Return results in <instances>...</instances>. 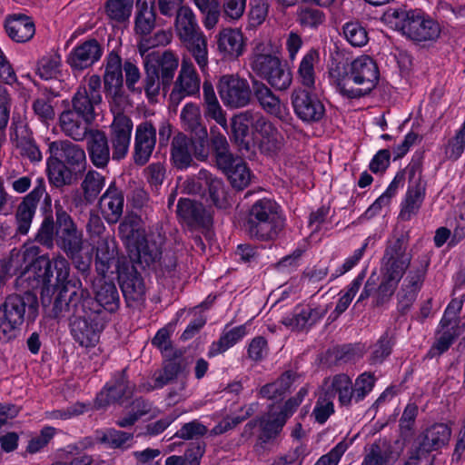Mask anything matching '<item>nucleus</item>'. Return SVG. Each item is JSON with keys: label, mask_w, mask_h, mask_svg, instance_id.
<instances>
[{"label": "nucleus", "mask_w": 465, "mask_h": 465, "mask_svg": "<svg viewBox=\"0 0 465 465\" xmlns=\"http://www.w3.org/2000/svg\"><path fill=\"white\" fill-rule=\"evenodd\" d=\"M465 149V120L460 130L446 147V155L453 160L461 156Z\"/></svg>", "instance_id": "64"}, {"label": "nucleus", "mask_w": 465, "mask_h": 465, "mask_svg": "<svg viewBox=\"0 0 465 465\" xmlns=\"http://www.w3.org/2000/svg\"><path fill=\"white\" fill-rule=\"evenodd\" d=\"M217 38L218 51L223 56L238 58L245 49L244 38L238 29L225 28L219 32Z\"/></svg>", "instance_id": "28"}, {"label": "nucleus", "mask_w": 465, "mask_h": 465, "mask_svg": "<svg viewBox=\"0 0 465 465\" xmlns=\"http://www.w3.org/2000/svg\"><path fill=\"white\" fill-rule=\"evenodd\" d=\"M100 209L104 219L109 223L119 221L124 209V196L112 183L100 199Z\"/></svg>", "instance_id": "27"}, {"label": "nucleus", "mask_w": 465, "mask_h": 465, "mask_svg": "<svg viewBox=\"0 0 465 465\" xmlns=\"http://www.w3.org/2000/svg\"><path fill=\"white\" fill-rule=\"evenodd\" d=\"M181 121L184 129L194 134L199 139V146H195L196 155L202 160H205L209 154L207 130L201 124L200 108L193 104H186L181 112Z\"/></svg>", "instance_id": "14"}, {"label": "nucleus", "mask_w": 465, "mask_h": 465, "mask_svg": "<svg viewBox=\"0 0 465 465\" xmlns=\"http://www.w3.org/2000/svg\"><path fill=\"white\" fill-rule=\"evenodd\" d=\"M134 6V0H107L105 12L108 17L118 23L129 19Z\"/></svg>", "instance_id": "48"}, {"label": "nucleus", "mask_w": 465, "mask_h": 465, "mask_svg": "<svg viewBox=\"0 0 465 465\" xmlns=\"http://www.w3.org/2000/svg\"><path fill=\"white\" fill-rule=\"evenodd\" d=\"M295 114L305 123L319 122L324 116L323 104L304 90H297L292 95Z\"/></svg>", "instance_id": "17"}, {"label": "nucleus", "mask_w": 465, "mask_h": 465, "mask_svg": "<svg viewBox=\"0 0 465 465\" xmlns=\"http://www.w3.org/2000/svg\"><path fill=\"white\" fill-rule=\"evenodd\" d=\"M203 212L202 203H194L186 198H181L178 202L177 214L188 223L200 222L203 217Z\"/></svg>", "instance_id": "47"}, {"label": "nucleus", "mask_w": 465, "mask_h": 465, "mask_svg": "<svg viewBox=\"0 0 465 465\" xmlns=\"http://www.w3.org/2000/svg\"><path fill=\"white\" fill-rule=\"evenodd\" d=\"M199 146V139L192 141L183 134H178L172 142L171 157L173 165L180 170L187 169L193 162V155L201 160L195 153L194 148Z\"/></svg>", "instance_id": "23"}, {"label": "nucleus", "mask_w": 465, "mask_h": 465, "mask_svg": "<svg viewBox=\"0 0 465 465\" xmlns=\"http://www.w3.org/2000/svg\"><path fill=\"white\" fill-rule=\"evenodd\" d=\"M179 38L193 58H207V40L201 30Z\"/></svg>", "instance_id": "46"}, {"label": "nucleus", "mask_w": 465, "mask_h": 465, "mask_svg": "<svg viewBox=\"0 0 465 465\" xmlns=\"http://www.w3.org/2000/svg\"><path fill=\"white\" fill-rule=\"evenodd\" d=\"M173 34L170 30H160L153 36L143 39L138 45L141 56L145 58H176V54L163 47L171 43Z\"/></svg>", "instance_id": "21"}, {"label": "nucleus", "mask_w": 465, "mask_h": 465, "mask_svg": "<svg viewBox=\"0 0 465 465\" xmlns=\"http://www.w3.org/2000/svg\"><path fill=\"white\" fill-rule=\"evenodd\" d=\"M104 178L95 171H89L83 183L82 189L87 200L94 199L104 186Z\"/></svg>", "instance_id": "56"}, {"label": "nucleus", "mask_w": 465, "mask_h": 465, "mask_svg": "<svg viewBox=\"0 0 465 465\" xmlns=\"http://www.w3.org/2000/svg\"><path fill=\"white\" fill-rule=\"evenodd\" d=\"M323 314L317 308L309 305H299L291 313L283 317L282 323L292 331H302L320 321Z\"/></svg>", "instance_id": "25"}, {"label": "nucleus", "mask_w": 465, "mask_h": 465, "mask_svg": "<svg viewBox=\"0 0 465 465\" xmlns=\"http://www.w3.org/2000/svg\"><path fill=\"white\" fill-rule=\"evenodd\" d=\"M13 143L20 150L21 154L28 157L32 162H39L42 159V153L36 144L29 135L19 137L17 131L11 135Z\"/></svg>", "instance_id": "54"}, {"label": "nucleus", "mask_w": 465, "mask_h": 465, "mask_svg": "<svg viewBox=\"0 0 465 465\" xmlns=\"http://www.w3.org/2000/svg\"><path fill=\"white\" fill-rule=\"evenodd\" d=\"M102 101L99 91L87 94L86 90H79L73 100V112H76L83 119L91 123L94 119V106Z\"/></svg>", "instance_id": "35"}, {"label": "nucleus", "mask_w": 465, "mask_h": 465, "mask_svg": "<svg viewBox=\"0 0 465 465\" xmlns=\"http://www.w3.org/2000/svg\"><path fill=\"white\" fill-rule=\"evenodd\" d=\"M423 271H410L399 293V302L402 307H408L415 301L423 282Z\"/></svg>", "instance_id": "38"}, {"label": "nucleus", "mask_w": 465, "mask_h": 465, "mask_svg": "<svg viewBox=\"0 0 465 465\" xmlns=\"http://www.w3.org/2000/svg\"><path fill=\"white\" fill-rule=\"evenodd\" d=\"M178 60H145L144 67L149 72L153 69V74L163 79L170 80L173 78L174 71L178 67Z\"/></svg>", "instance_id": "55"}, {"label": "nucleus", "mask_w": 465, "mask_h": 465, "mask_svg": "<svg viewBox=\"0 0 465 465\" xmlns=\"http://www.w3.org/2000/svg\"><path fill=\"white\" fill-rule=\"evenodd\" d=\"M214 128H211V133L214 134ZM213 147L215 151L216 163L219 168H226L232 155L228 152V143L225 136L222 134L213 135L212 140Z\"/></svg>", "instance_id": "59"}, {"label": "nucleus", "mask_w": 465, "mask_h": 465, "mask_svg": "<svg viewBox=\"0 0 465 465\" xmlns=\"http://www.w3.org/2000/svg\"><path fill=\"white\" fill-rule=\"evenodd\" d=\"M219 93L223 103L232 107L246 105L250 98L247 82L233 75H224L221 78Z\"/></svg>", "instance_id": "18"}, {"label": "nucleus", "mask_w": 465, "mask_h": 465, "mask_svg": "<svg viewBox=\"0 0 465 465\" xmlns=\"http://www.w3.org/2000/svg\"><path fill=\"white\" fill-rule=\"evenodd\" d=\"M451 435L450 428L443 423H437L427 430L421 448L429 452L440 449L448 444Z\"/></svg>", "instance_id": "39"}, {"label": "nucleus", "mask_w": 465, "mask_h": 465, "mask_svg": "<svg viewBox=\"0 0 465 465\" xmlns=\"http://www.w3.org/2000/svg\"><path fill=\"white\" fill-rule=\"evenodd\" d=\"M307 394V388L302 387L295 397L285 402L282 408L275 405L271 406L267 415L260 420V427L264 437L270 439L277 435L282 430L287 419L293 414Z\"/></svg>", "instance_id": "12"}, {"label": "nucleus", "mask_w": 465, "mask_h": 465, "mask_svg": "<svg viewBox=\"0 0 465 465\" xmlns=\"http://www.w3.org/2000/svg\"><path fill=\"white\" fill-rule=\"evenodd\" d=\"M95 268L99 275L116 274L121 289L127 301L142 302L145 296V285L136 272L123 273L121 258L118 255L116 242L114 239H102L97 245Z\"/></svg>", "instance_id": "3"}, {"label": "nucleus", "mask_w": 465, "mask_h": 465, "mask_svg": "<svg viewBox=\"0 0 465 465\" xmlns=\"http://www.w3.org/2000/svg\"><path fill=\"white\" fill-rule=\"evenodd\" d=\"M204 447L193 444L182 456L172 455L165 460V465H200Z\"/></svg>", "instance_id": "51"}, {"label": "nucleus", "mask_w": 465, "mask_h": 465, "mask_svg": "<svg viewBox=\"0 0 465 465\" xmlns=\"http://www.w3.org/2000/svg\"><path fill=\"white\" fill-rule=\"evenodd\" d=\"M284 222L279 204L264 198L257 201L250 211L249 232L258 239H273L283 228Z\"/></svg>", "instance_id": "9"}, {"label": "nucleus", "mask_w": 465, "mask_h": 465, "mask_svg": "<svg viewBox=\"0 0 465 465\" xmlns=\"http://www.w3.org/2000/svg\"><path fill=\"white\" fill-rule=\"evenodd\" d=\"M48 177L54 185L60 187L67 183L70 174L63 161L58 156L52 155L47 160Z\"/></svg>", "instance_id": "49"}, {"label": "nucleus", "mask_w": 465, "mask_h": 465, "mask_svg": "<svg viewBox=\"0 0 465 465\" xmlns=\"http://www.w3.org/2000/svg\"><path fill=\"white\" fill-rule=\"evenodd\" d=\"M87 121L83 119L76 112L71 110L60 115V126L63 132L76 141L83 140L87 133Z\"/></svg>", "instance_id": "37"}, {"label": "nucleus", "mask_w": 465, "mask_h": 465, "mask_svg": "<svg viewBox=\"0 0 465 465\" xmlns=\"http://www.w3.org/2000/svg\"><path fill=\"white\" fill-rule=\"evenodd\" d=\"M198 9L203 15V25L207 29H213L218 23L223 9L218 0H210L203 5H197Z\"/></svg>", "instance_id": "61"}, {"label": "nucleus", "mask_w": 465, "mask_h": 465, "mask_svg": "<svg viewBox=\"0 0 465 465\" xmlns=\"http://www.w3.org/2000/svg\"><path fill=\"white\" fill-rule=\"evenodd\" d=\"M255 116L251 112H244L235 115L232 119V133L234 140L239 145L249 150V142L246 140L249 134L250 125L254 124Z\"/></svg>", "instance_id": "42"}, {"label": "nucleus", "mask_w": 465, "mask_h": 465, "mask_svg": "<svg viewBox=\"0 0 465 465\" xmlns=\"http://www.w3.org/2000/svg\"><path fill=\"white\" fill-rule=\"evenodd\" d=\"M175 29L179 37L188 36L189 34L200 31L196 17L193 10L187 6H181L175 17Z\"/></svg>", "instance_id": "44"}, {"label": "nucleus", "mask_w": 465, "mask_h": 465, "mask_svg": "<svg viewBox=\"0 0 465 465\" xmlns=\"http://www.w3.org/2000/svg\"><path fill=\"white\" fill-rule=\"evenodd\" d=\"M390 23L414 42L435 41L440 35L439 24L419 9L390 8L385 13Z\"/></svg>", "instance_id": "7"}, {"label": "nucleus", "mask_w": 465, "mask_h": 465, "mask_svg": "<svg viewBox=\"0 0 465 465\" xmlns=\"http://www.w3.org/2000/svg\"><path fill=\"white\" fill-rule=\"evenodd\" d=\"M100 441L110 448L127 449L134 443V435L114 429L106 430L99 438Z\"/></svg>", "instance_id": "50"}, {"label": "nucleus", "mask_w": 465, "mask_h": 465, "mask_svg": "<svg viewBox=\"0 0 465 465\" xmlns=\"http://www.w3.org/2000/svg\"><path fill=\"white\" fill-rule=\"evenodd\" d=\"M254 133L261 136L260 148L266 153H274L280 148L282 136L275 126L263 116H255Z\"/></svg>", "instance_id": "29"}, {"label": "nucleus", "mask_w": 465, "mask_h": 465, "mask_svg": "<svg viewBox=\"0 0 465 465\" xmlns=\"http://www.w3.org/2000/svg\"><path fill=\"white\" fill-rule=\"evenodd\" d=\"M204 186L208 188L209 199L213 205L219 208L226 206L227 202L223 182L213 177L207 171H200L197 177L188 178L183 183V191L188 193H198Z\"/></svg>", "instance_id": "13"}, {"label": "nucleus", "mask_w": 465, "mask_h": 465, "mask_svg": "<svg viewBox=\"0 0 465 465\" xmlns=\"http://www.w3.org/2000/svg\"><path fill=\"white\" fill-rule=\"evenodd\" d=\"M103 47L96 39H88L74 48L70 58H100Z\"/></svg>", "instance_id": "60"}, {"label": "nucleus", "mask_w": 465, "mask_h": 465, "mask_svg": "<svg viewBox=\"0 0 465 465\" xmlns=\"http://www.w3.org/2000/svg\"><path fill=\"white\" fill-rule=\"evenodd\" d=\"M45 194V184L43 178L36 180L35 188L24 198L16 213L17 230L26 234L35 213L37 203Z\"/></svg>", "instance_id": "19"}, {"label": "nucleus", "mask_w": 465, "mask_h": 465, "mask_svg": "<svg viewBox=\"0 0 465 465\" xmlns=\"http://www.w3.org/2000/svg\"><path fill=\"white\" fill-rule=\"evenodd\" d=\"M252 68L277 89H286L292 83V75L286 60H254Z\"/></svg>", "instance_id": "15"}, {"label": "nucleus", "mask_w": 465, "mask_h": 465, "mask_svg": "<svg viewBox=\"0 0 465 465\" xmlns=\"http://www.w3.org/2000/svg\"><path fill=\"white\" fill-rule=\"evenodd\" d=\"M5 28L8 36L17 43L29 41L35 33L33 19L25 14L8 15L5 19Z\"/></svg>", "instance_id": "24"}, {"label": "nucleus", "mask_w": 465, "mask_h": 465, "mask_svg": "<svg viewBox=\"0 0 465 465\" xmlns=\"http://www.w3.org/2000/svg\"><path fill=\"white\" fill-rule=\"evenodd\" d=\"M109 273L94 282V299L90 296L89 291L83 288L80 279H73L68 282L64 291L62 292L61 300L67 299L69 292V301L67 302V312L78 313L79 306L83 312H91V314L96 313L99 316H105L106 313H114L120 307V295L113 281H106Z\"/></svg>", "instance_id": "2"}, {"label": "nucleus", "mask_w": 465, "mask_h": 465, "mask_svg": "<svg viewBox=\"0 0 465 465\" xmlns=\"http://www.w3.org/2000/svg\"><path fill=\"white\" fill-rule=\"evenodd\" d=\"M50 154L58 156L61 161L74 165L85 162V153L77 144L69 141H54L49 143Z\"/></svg>", "instance_id": "36"}, {"label": "nucleus", "mask_w": 465, "mask_h": 465, "mask_svg": "<svg viewBox=\"0 0 465 465\" xmlns=\"http://www.w3.org/2000/svg\"><path fill=\"white\" fill-rule=\"evenodd\" d=\"M255 95L262 107L270 114H272L282 121H287L290 113L285 104H282L280 99L264 84H257L255 87Z\"/></svg>", "instance_id": "32"}, {"label": "nucleus", "mask_w": 465, "mask_h": 465, "mask_svg": "<svg viewBox=\"0 0 465 465\" xmlns=\"http://www.w3.org/2000/svg\"><path fill=\"white\" fill-rule=\"evenodd\" d=\"M297 21L302 26L316 28L325 21V15L314 7H301L297 12Z\"/></svg>", "instance_id": "57"}, {"label": "nucleus", "mask_w": 465, "mask_h": 465, "mask_svg": "<svg viewBox=\"0 0 465 465\" xmlns=\"http://www.w3.org/2000/svg\"><path fill=\"white\" fill-rule=\"evenodd\" d=\"M329 77L342 96L357 99L369 95L376 88L380 70L375 60H331Z\"/></svg>", "instance_id": "1"}, {"label": "nucleus", "mask_w": 465, "mask_h": 465, "mask_svg": "<svg viewBox=\"0 0 465 465\" xmlns=\"http://www.w3.org/2000/svg\"><path fill=\"white\" fill-rule=\"evenodd\" d=\"M156 0H136L134 15V30L137 34L147 35L155 27Z\"/></svg>", "instance_id": "30"}, {"label": "nucleus", "mask_w": 465, "mask_h": 465, "mask_svg": "<svg viewBox=\"0 0 465 465\" xmlns=\"http://www.w3.org/2000/svg\"><path fill=\"white\" fill-rule=\"evenodd\" d=\"M405 183V173L400 171L396 173L386 191L366 210L364 216L371 218L377 214L383 206L390 203L392 197L396 195L400 188H402Z\"/></svg>", "instance_id": "41"}, {"label": "nucleus", "mask_w": 465, "mask_h": 465, "mask_svg": "<svg viewBox=\"0 0 465 465\" xmlns=\"http://www.w3.org/2000/svg\"><path fill=\"white\" fill-rule=\"evenodd\" d=\"M176 87L183 95H192L199 91L200 81L191 60H183Z\"/></svg>", "instance_id": "43"}, {"label": "nucleus", "mask_w": 465, "mask_h": 465, "mask_svg": "<svg viewBox=\"0 0 465 465\" xmlns=\"http://www.w3.org/2000/svg\"><path fill=\"white\" fill-rule=\"evenodd\" d=\"M226 168H220L228 177L232 185L242 190L251 181V173L245 163L241 158H232L227 163Z\"/></svg>", "instance_id": "40"}, {"label": "nucleus", "mask_w": 465, "mask_h": 465, "mask_svg": "<svg viewBox=\"0 0 465 465\" xmlns=\"http://www.w3.org/2000/svg\"><path fill=\"white\" fill-rule=\"evenodd\" d=\"M58 458L61 460L53 465H90L92 462V459L86 454L78 452V448L74 445L60 450Z\"/></svg>", "instance_id": "52"}, {"label": "nucleus", "mask_w": 465, "mask_h": 465, "mask_svg": "<svg viewBox=\"0 0 465 465\" xmlns=\"http://www.w3.org/2000/svg\"><path fill=\"white\" fill-rule=\"evenodd\" d=\"M249 333L248 325L242 324L231 329L225 328L220 339L211 344L207 355L214 357L221 354L237 342L242 341Z\"/></svg>", "instance_id": "33"}, {"label": "nucleus", "mask_w": 465, "mask_h": 465, "mask_svg": "<svg viewBox=\"0 0 465 465\" xmlns=\"http://www.w3.org/2000/svg\"><path fill=\"white\" fill-rule=\"evenodd\" d=\"M425 195L426 187L420 179L411 181L401 203L400 218L403 221H410L415 216L424 202Z\"/></svg>", "instance_id": "22"}, {"label": "nucleus", "mask_w": 465, "mask_h": 465, "mask_svg": "<svg viewBox=\"0 0 465 465\" xmlns=\"http://www.w3.org/2000/svg\"><path fill=\"white\" fill-rule=\"evenodd\" d=\"M375 384V378L370 372H363L359 375L353 387L354 401L356 402L362 401L372 390Z\"/></svg>", "instance_id": "63"}, {"label": "nucleus", "mask_w": 465, "mask_h": 465, "mask_svg": "<svg viewBox=\"0 0 465 465\" xmlns=\"http://www.w3.org/2000/svg\"><path fill=\"white\" fill-rule=\"evenodd\" d=\"M156 129L150 122L141 123L136 126L134 135V154L135 163L145 164L155 147Z\"/></svg>", "instance_id": "20"}, {"label": "nucleus", "mask_w": 465, "mask_h": 465, "mask_svg": "<svg viewBox=\"0 0 465 465\" xmlns=\"http://www.w3.org/2000/svg\"><path fill=\"white\" fill-rule=\"evenodd\" d=\"M343 34L348 42L353 46H363L368 42L367 31L357 22L345 24Z\"/></svg>", "instance_id": "62"}, {"label": "nucleus", "mask_w": 465, "mask_h": 465, "mask_svg": "<svg viewBox=\"0 0 465 465\" xmlns=\"http://www.w3.org/2000/svg\"><path fill=\"white\" fill-rule=\"evenodd\" d=\"M88 152L93 163L98 167H104L110 160V149L107 137L100 131L92 132L88 137Z\"/></svg>", "instance_id": "34"}, {"label": "nucleus", "mask_w": 465, "mask_h": 465, "mask_svg": "<svg viewBox=\"0 0 465 465\" xmlns=\"http://www.w3.org/2000/svg\"><path fill=\"white\" fill-rule=\"evenodd\" d=\"M366 269L361 270L359 274L351 281V282L340 292V298L335 306L334 312L340 315L344 312L350 304L351 303L353 298L359 292L365 277H366Z\"/></svg>", "instance_id": "45"}, {"label": "nucleus", "mask_w": 465, "mask_h": 465, "mask_svg": "<svg viewBox=\"0 0 465 465\" xmlns=\"http://www.w3.org/2000/svg\"><path fill=\"white\" fill-rule=\"evenodd\" d=\"M63 308L62 312L59 310L54 311L55 316L64 317L66 314L75 316V319L71 322V333L75 341L82 347H94L99 342L106 317L99 316L96 313L91 314L89 310H87V312H83L80 306L78 313L65 311L64 306Z\"/></svg>", "instance_id": "11"}, {"label": "nucleus", "mask_w": 465, "mask_h": 465, "mask_svg": "<svg viewBox=\"0 0 465 465\" xmlns=\"http://www.w3.org/2000/svg\"><path fill=\"white\" fill-rule=\"evenodd\" d=\"M38 314V301L35 294L10 295L0 306V341L16 337L25 320L35 321Z\"/></svg>", "instance_id": "6"}, {"label": "nucleus", "mask_w": 465, "mask_h": 465, "mask_svg": "<svg viewBox=\"0 0 465 465\" xmlns=\"http://www.w3.org/2000/svg\"><path fill=\"white\" fill-rule=\"evenodd\" d=\"M334 412V405L331 398L325 394L322 390L316 404L312 411V416L314 420L323 424L329 419V417Z\"/></svg>", "instance_id": "58"}, {"label": "nucleus", "mask_w": 465, "mask_h": 465, "mask_svg": "<svg viewBox=\"0 0 465 465\" xmlns=\"http://www.w3.org/2000/svg\"><path fill=\"white\" fill-rule=\"evenodd\" d=\"M132 132V120L123 114H117L111 124L110 134L114 160H121L126 156L130 147Z\"/></svg>", "instance_id": "16"}, {"label": "nucleus", "mask_w": 465, "mask_h": 465, "mask_svg": "<svg viewBox=\"0 0 465 465\" xmlns=\"http://www.w3.org/2000/svg\"><path fill=\"white\" fill-rule=\"evenodd\" d=\"M133 393V387L128 384L124 373L119 374L118 378L107 383L104 390L96 397V404L103 407L111 402L127 398Z\"/></svg>", "instance_id": "31"}, {"label": "nucleus", "mask_w": 465, "mask_h": 465, "mask_svg": "<svg viewBox=\"0 0 465 465\" xmlns=\"http://www.w3.org/2000/svg\"><path fill=\"white\" fill-rule=\"evenodd\" d=\"M292 374L291 372L282 374L276 381L263 386L260 391L261 395L272 400L280 398L291 387L292 382Z\"/></svg>", "instance_id": "53"}, {"label": "nucleus", "mask_w": 465, "mask_h": 465, "mask_svg": "<svg viewBox=\"0 0 465 465\" xmlns=\"http://www.w3.org/2000/svg\"><path fill=\"white\" fill-rule=\"evenodd\" d=\"M321 390L331 399L337 395L342 406L351 405L354 400L352 381L346 374H337L326 379Z\"/></svg>", "instance_id": "26"}, {"label": "nucleus", "mask_w": 465, "mask_h": 465, "mask_svg": "<svg viewBox=\"0 0 465 465\" xmlns=\"http://www.w3.org/2000/svg\"><path fill=\"white\" fill-rule=\"evenodd\" d=\"M119 234L130 259L140 264L150 265L160 257L163 239L161 234H146L142 220L136 215H129L119 225Z\"/></svg>", "instance_id": "4"}, {"label": "nucleus", "mask_w": 465, "mask_h": 465, "mask_svg": "<svg viewBox=\"0 0 465 465\" xmlns=\"http://www.w3.org/2000/svg\"><path fill=\"white\" fill-rule=\"evenodd\" d=\"M55 243L74 262L75 268L85 272L90 267V257L86 261L78 260V255L83 250V232L78 230L71 216L62 208L55 213Z\"/></svg>", "instance_id": "10"}, {"label": "nucleus", "mask_w": 465, "mask_h": 465, "mask_svg": "<svg viewBox=\"0 0 465 465\" xmlns=\"http://www.w3.org/2000/svg\"><path fill=\"white\" fill-rule=\"evenodd\" d=\"M411 260V254L399 240L387 246L381 263L382 280L378 288V303L384 302L393 295Z\"/></svg>", "instance_id": "8"}, {"label": "nucleus", "mask_w": 465, "mask_h": 465, "mask_svg": "<svg viewBox=\"0 0 465 465\" xmlns=\"http://www.w3.org/2000/svg\"><path fill=\"white\" fill-rule=\"evenodd\" d=\"M39 249L36 246L26 247L24 251L23 256L25 262H31L27 268V272H33L35 279L38 282L44 284L50 283L51 279L54 275V271L56 273V282L61 286L59 294L54 302V310L60 312L64 310L67 311V302L70 295L67 292V299L61 300L62 292L64 291L68 282L73 279H78L77 277L69 278L70 273V263L62 255H57L52 261L48 257L42 255L38 256Z\"/></svg>", "instance_id": "5"}]
</instances>
